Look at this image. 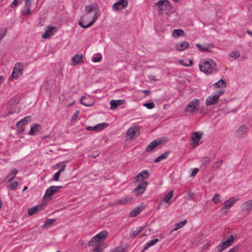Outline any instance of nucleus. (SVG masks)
<instances>
[{"mask_svg":"<svg viewBox=\"0 0 252 252\" xmlns=\"http://www.w3.org/2000/svg\"><path fill=\"white\" fill-rule=\"evenodd\" d=\"M99 9L97 7V5L96 3H91L89 5H86L85 8V14L83 17V18H85L87 17L88 15L90 14L92 12H94V15L92 20L86 25L83 24V22L79 21V25L82 28H88L91 27L94 23L97 20L99 15Z\"/></svg>","mask_w":252,"mask_h":252,"instance_id":"1","label":"nucleus"},{"mask_svg":"<svg viewBox=\"0 0 252 252\" xmlns=\"http://www.w3.org/2000/svg\"><path fill=\"white\" fill-rule=\"evenodd\" d=\"M216 63L213 59L207 58L204 59L199 63V67L201 71L210 75L216 70Z\"/></svg>","mask_w":252,"mask_h":252,"instance_id":"2","label":"nucleus"},{"mask_svg":"<svg viewBox=\"0 0 252 252\" xmlns=\"http://www.w3.org/2000/svg\"><path fill=\"white\" fill-rule=\"evenodd\" d=\"M200 100L198 99L194 98L189 101L187 105L185 112L189 115H192L199 108Z\"/></svg>","mask_w":252,"mask_h":252,"instance_id":"3","label":"nucleus"},{"mask_svg":"<svg viewBox=\"0 0 252 252\" xmlns=\"http://www.w3.org/2000/svg\"><path fill=\"white\" fill-rule=\"evenodd\" d=\"M236 238V236L231 235L228 236L226 240H222L215 248V252H221L223 250L230 246Z\"/></svg>","mask_w":252,"mask_h":252,"instance_id":"4","label":"nucleus"},{"mask_svg":"<svg viewBox=\"0 0 252 252\" xmlns=\"http://www.w3.org/2000/svg\"><path fill=\"white\" fill-rule=\"evenodd\" d=\"M224 93L223 91H219L215 93H213L211 94L209 96H208L205 101V104L206 106H210L212 105L216 104L219 98L220 97L221 95H222Z\"/></svg>","mask_w":252,"mask_h":252,"instance_id":"5","label":"nucleus"},{"mask_svg":"<svg viewBox=\"0 0 252 252\" xmlns=\"http://www.w3.org/2000/svg\"><path fill=\"white\" fill-rule=\"evenodd\" d=\"M23 68L24 66L21 63H16L13 69V71L9 80L17 78L19 74L22 73Z\"/></svg>","mask_w":252,"mask_h":252,"instance_id":"6","label":"nucleus"},{"mask_svg":"<svg viewBox=\"0 0 252 252\" xmlns=\"http://www.w3.org/2000/svg\"><path fill=\"white\" fill-rule=\"evenodd\" d=\"M62 188H63L62 186H51L49 187L47 189L45 194L43 197V199H50L52 195L57 192Z\"/></svg>","mask_w":252,"mask_h":252,"instance_id":"7","label":"nucleus"},{"mask_svg":"<svg viewBox=\"0 0 252 252\" xmlns=\"http://www.w3.org/2000/svg\"><path fill=\"white\" fill-rule=\"evenodd\" d=\"M139 134V128L137 126L130 127L127 130L126 138L127 139L134 138L137 137Z\"/></svg>","mask_w":252,"mask_h":252,"instance_id":"8","label":"nucleus"},{"mask_svg":"<svg viewBox=\"0 0 252 252\" xmlns=\"http://www.w3.org/2000/svg\"><path fill=\"white\" fill-rule=\"evenodd\" d=\"M155 6L157 7L158 11L161 12L170 7V4L168 0H160L157 2Z\"/></svg>","mask_w":252,"mask_h":252,"instance_id":"9","label":"nucleus"},{"mask_svg":"<svg viewBox=\"0 0 252 252\" xmlns=\"http://www.w3.org/2000/svg\"><path fill=\"white\" fill-rule=\"evenodd\" d=\"M148 185V182H141L134 189L133 192L135 193L137 196L142 195L145 191Z\"/></svg>","mask_w":252,"mask_h":252,"instance_id":"10","label":"nucleus"},{"mask_svg":"<svg viewBox=\"0 0 252 252\" xmlns=\"http://www.w3.org/2000/svg\"><path fill=\"white\" fill-rule=\"evenodd\" d=\"M189 43L183 41L176 43L174 46V50L177 51L182 52L189 47Z\"/></svg>","mask_w":252,"mask_h":252,"instance_id":"11","label":"nucleus"},{"mask_svg":"<svg viewBox=\"0 0 252 252\" xmlns=\"http://www.w3.org/2000/svg\"><path fill=\"white\" fill-rule=\"evenodd\" d=\"M57 31V28L52 26H48L46 27L45 32L42 35V37L44 39L49 38Z\"/></svg>","mask_w":252,"mask_h":252,"instance_id":"12","label":"nucleus"},{"mask_svg":"<svg viewBox=\"0 0 252 252\" xmlns=\"http://www.w3.org/2000/svg\"><path fill=\"white\" fill-rule=\"evenodd\" d=\"M128 4L127 0H119L113 5V8L115 10H118L125 8Z\"/></svg>","mask_w":252,"mask_h":252,"instance_id":"13","label":"nucleus"},{"mask_svg":"<svg viewBox=\"0 0 252 252\" xmlns=\"http://www.w3.org/2000/svg\"><path fill=\"white\" fill-rule=\"evenodd\" d=\"M162 141L160 139H157L151 142L146 147V151L150 152L154 150L156 147L160 145Z\"/></svg>","mask_w":252,"mask_h":252,"instance_id":"14","label":"nucleus"},{"mask_svg":"<svg viewBox=\"0 0 252 252\" xmlns=\"http://www.w3.org/2000/svg\"><path fill=\"white\" fill-rule=\"evenodd\" d=\"M202 135V132H194L191 136V145L193 147L196 146L199 140L201 138V136Z\"/></svg>","mask_w":252,"mask_h":252,"instance_id":"15","label":"nucleus"},{"mask_svg":"<svg viewBox=\"0 0 252 252\" xmlns=\"http://www.w3.org/2000/svg\"><path fill=\"white\" fill-rule=\"evenodd\" d=\"M195 46L201 52H210L211 49L214 47L213 44L211 43H206L203 45H202L200 43H196Z\"/></svg>","mask_w":252,"mask_h":252,"instance_id":"16","label":"nucleus"},{"mask_svg":"<svg viewBox=\"0 0 252 252\" xmlns=\"http://www.w3.org/2000/svg\"><path fill=\"white\" fill-rule=\"evenodd\" d=\"M241 207L242 211L249 213L252 210V199L244 202Z\"/></svg>","mask_w":252,"mask_h":252,"instance_id":"17","label":"nucleus"},{"mask_svg":"<svg viewBox=\"0 0 252 252\" xmlns=\"http://www.w3.org/2000/svg\"><path fill=\"white\" fill-rule=\"evenodd\" d=\"M239 200V198H236L235 197H232L229 199L224 202L223 204V207L222 208V210L230 208L236 202Z\"/></svg>","mask_w":252,"mask_h":252,"instance_id":"18","label":"nucleus"},{"mask_svg":"<svg viewBox=\"0 0 252 252\" xmlns=\"http://www.w3.org/2000/svg\"><path fill=\"white\" fill-rule=\"evenodd\" d=\"M149 175V172L147 170H143L137 174L135 177V182H138L141 179H145L148 177Z\"/></svg>","mask_w":252,"mask_h":252,"instance_id":"19","label":"nucleus"},{"mask_svg":"<svg viewBox=\"0 0 252 252\" xmlns=\"http://www.w3.org/2000/svg\"><path fill=\"white\" fill-rule=\"evenodd\" d=\"M125 103L124 99L111 100L110 104L111 105V109H115L119 105H123Z\"/></svg>","mask_w":252,"mask_h":252,"instance_id":"20","label":"nucleus"},{"mask_svg":"<svg viewBox=\"0 0 252 252\" xmlns=\"http://www.w3.org/2000/svg\"><path fill=\"white\" fill-rule=\"evenodd\" d=\"M73 65H76L79 63H83V55L81 54H76L72 58Z\"/></svg>","mask_w":252,"mask_h":252,"instance_id":"21","label":"nucleus"},{"mask_svg":"<svg viewBox=\"0 0 252 252\" xmlns=\"http://www.w3.org/2000/svg\"><path fill=\"white\" fill-rule=\"evenodd\" d=\"M43 209V206L42 205H39L34 206L33 207L31 208L28 209V214L29 216H32L35 213L37 212L39 210H41Z\"/></svg>","mask_w":252,"mask_h":252,"instance_id":"22","label":"nucleus"},{"mask_svg":"<svg viewBox=\"0 0 252 252\" xmlns=\"http://www.w3.org/2000/svg\"><path fill=\"white\" fill-rule=\"evenodd\" d=\"M185 35V32L182 29H175L173 31L172 36L175 38H177L180 36H184Z\"/></svg>","mask_w":252,"mask_h":252,"instance_id":"23","label":"nucleus"},{"mask_svg":"<svg viewBox=\"0 0 252 252\" xmlns=\"http://www.w3.org/2000/svg\"><path fill=\"white\" fill-rule=\"evenodd\" d=\"M144 207L143 206H139L134 208L130 212V216L131 217H136L138 215L143 209Z\"/></svg>","mask_w":252,"mask_h":252,"instance_id":"24","label":"nucleus"},{"mask_svg":"<svg viewBox=\"0 0 252 252\" xmlns=\"http://www.w3.org/2000/svg\"><path fill=\"white\" fill-rule=\"evenodd\" d=\"M40 126L38 124H32L31 126V129L30 131L29 132V134L31 135L35 134L36 132L38 131L39 128H40Z\"/></svg>","mask_w":252,"mask_h":252,"instance_id":"25","label":"nucleus"},{"mask_svg":"<svg viewBox=\"0 0 252 252\" xmlns=\"http://www.w3.org/2000/svg\"><path fill=\"white\" fill-rule=\"evenodd\" d=\"M169 153H170V152L168 151V152H166L162 154L160 156H158L154 160V162H156V163H158V162H159L161 161V160H162L163 159H166L168 157V156H169Z\"/></svg>","mask_w":252,"mask_h":252,"instance_id":"26","label":"nucleus"},{"mask_svg":"<svg viewBox=\"0 0 252 252\" xmlns=\"http://www.w3.org/2000/svg\"><path fill=\"white\" fill-rule=\"evenodd\" d=\"M174 190H171L168 193L166 194L164 196V198L162 199V201H164L166 203H170V200L171 199L173 196Z\"/></svg>","mask_w":252,"mask_h":252,"instance_id":"27","label":"nucleus"},{"mask_svg":"<svg viewBox=\"0 0 252 252\" xmlns=\"http://www.w3.org/2000/svg\"><path fill=\"white\" fill-rule=\"evenodd\" d=\"M158 239L157 238L148 242L145 244L144 246V250H146L150 247L155 245L158 242Z\"/></svg>","mask_w":252,"mask_h":252,"instance_id":"28","label":"nucleus"},{"mask_svg":"<svg viewBox=\"0 0 252 252\" xmlns=\"http://www.w3.org/2000/svg\"><path fill=\"white\" fill-rule=\"evenodd\" d=\"M214 86L216 88H225L226 86V83L224 80L221 79L214 83Z\"/></svg>","mask_w":252,"mask_h":252,"instance_id":"29","label":"nucleus"},{"mask_svg":"<svg viewBox=\"0 0 252 252\" xmlns=\"http://www.w3.org/2000/svg\"><path fill=\"white\" fill-rule=\"evenodd\" d=\"M18 172V170L16 168H13L10 171V172L7 175V177L9 178L8 182H10L16 176Z\"/></svg>","mask_w":252,"mask_h":252,"instance_id":"30","label":"nucleus"},{"mask_svg":"<svg viewBox=\"0 0 252 252\" xmlns=\"http://www.w3.org/2000/svg\"><path fill=\"white\" fill-rule=\"evenodd\" d=\"M143 228H144V227H143V226L136 228V229L135 230H132L130 232V233L129 234L130 236L131 237H136V236H137L139 234V233L140 232H141L142 231Z\"/></svg>","mask_w":252,"mask_h":252,"instance_id":"31","label":"nucleus"},{"mask_svg":"<svg viewBox=\"0 0 252 252\" xmlns=\"http://www.w3.org/2000/svg\"><path fill=\"white\" fill-rule=\"evenodd\" d=\"M131 198L130 197L126 196V197H124V198H121V199H119L117 201L116 204L125 205L126 203H127L129 201H130L131 200Z\"/></svg>","mask_w":252,"mask_h":252,"instance_id":"32","label":"nucleus"},{"mask_svg":"<svg viewBox=\"0 0 252 252\" xmlns=\"http://www.w3.org/2000/svg\"><path fill=\"white\" fill-rule=\"evenodd\" d=\"M96 235L97 237H98V239H100V240H101L106 238L108 235V233L106 230H103Z\"/></svg>","mask_w":252,"mask_h":252,"instance_id":"33","label":"nucleus"},{"mask_svg":"<svg viewBox=\"0 0 252 252\" xmlns=\"http://www.w3.org/2000/svg\"><path fill=\"white\" fill-rule=\"evenodd\" d=\"M247 131V127L245 125L241 126L237 131V133L240 135H244Z\"/></svg>","mask_w":252,"mask_h":252,"instance_id":"34","label":"nucleus"},{"mask_svg":"<svg viewBox=\"0 0 252 252\" xmlns=\"http://www.w3.org/2000/svg\"><path fill=\"white\" fill-rule=\"evenodd\" d=\"M108 126V124L106 123L98 124L95 125V126L96 127V131L102 130Z\"/></svg>","mask_w":252,"mask_h":252,"instance_id":"35","label":"nucleus"},{"mask_svg":"<svg viewBox=\"0 0 252 252\" xmlns=\"http://www.w3.org/2000/svg\"><path fill=\"white\" fill-rule=\"evenodd\" d=\"M31 117L30 116H28L24 118L23 119L19 121L17 123L16 126H19L20 124H22L23 125H26L29 121H30Z\"/></svg>","mask_w":252,"mask_h":252,"instance_id":"36","label":"nucleus"},{"mask_svg":"<svg viewBox=\"0 0 252 252\" xmlns=\"http://www.w3.org/2000/svg\"><path fill=\"white\" fill-rule=\"evenodd\" d=\"M99 241H101L100 239H98V237H97V235L93 237L90 241L89 243L90 246H93L96 243L98 242Z\"/></svg>","mask_w":252,"mask_h":252,"instance_id":"37","label":"nucleus"},{"mask_svg":"<svg viewBox=\"0 0 252 252\" xmlns=\"http://www.w3.org/2000/svg\"><path fill=\"white\" fill-rule=\"evenodd\" d=\"M187 222V220H184L183 221H181L179 222H178L176 224V226L174 229V230H177L178 229L182 227L184 225L186 224Z\"/></svg>","mask_w":252,"mask_h":252,"instance_id":"38","label":"nucleus"},{"mask_svg":"<svg viewBox=\"0 0 252 252\" xmlns=\"http://www.w3.org/2000/svg\"><path fill=\"white\" fill-rule=\"evenodd\" d=\"M86 98V97L85 96H82L81 99H80V102L81 103L86 106V107H90V106H91L93 105V103L92 102H85L84 100Z\"/></svg>","mask_w":252,"mask_h":252,"instance_id":"39","label":"nucleus"},{"mask_svg":"<svg viewBox=\"0 0 252 252\" xmlns=\"http://www.w3.org/2000/svg\"><path fill=\"white\" fill-rule=\"evenodd\" d=\"M240 56V52L238 50H235L234 51L231 52L229 56L232 58L235 59L238 58Z\"/></svg>","mask_w":252,"mask_h":252,"instance_id":"40","label":"nucleus"},{"mask_svg":"<svg viewBox=\"0 0 252 252\" xmlns=\"http://www.w3.org/2000/svg\"><path fill=\"white\" fill-rule=\"evenodd\" d=\"M102 55L101 54H97L92 59V61L94 63H98L101 61Z\"/></svg>","mask_w":252,"mask_h":252,"instance_id":"41","label":"nucleus"},{"mask_svg":"<svg viewBox=\"0 0 252 252\" xmlns=\"http://www.w3.org/2000/svg\"><path fill=\"white\" fill-rule=\"evenodd\" d=\"M213 201L215 204H218L220 202V195L218 193H216L212 198Z\"/></svg>","mask_w":252,"mask_h":252,"instance_id":"42","label":"nucleus"},{"mask_svg":"<svg viewBox=\"0 0 252 252\" xmlns=\"http://www.w3.org/2000/svg\"><path fill=\"white\" fill-rule=\"evenodd\" d=\"M22 12L24 16H28L31 14L30 8L24 7L22 9Z\"/></svg>","mask_w":252,"mask_h":252,"instance_id":"43","label":"nucleus"},{"mask_svg":"<svg viewBox=\"0 0 252 252\" xmlns=\"http://www.w3.org/2000/svg\"><path fill=\"white\" fill-rule=\"evenodd\" d=\"M210 158L208 157H206L202 158L201 159V163L202 165L205 166L210 162Z\"/></svg>","mask_w":252,"mask_h":252,"instance_id":"44","label":"nucleus"},{"mask_svg":"<svg viewBox=\"0 0 252 252\" xmlns=\"http://www.w3.org/2000/svg\"><path fill=\"white\" fill-rule=\"evenodd\" d=\"M143 106L147 107L149 109H152L155 107V104L153 102L145 103Z\"/></svg>","mask_w":252,"mask_h":252,"instance_id":"45","label":"nucleus"},{"mask_svg":"<svg viewBox=\"0 0 252 252\" xmlns=\"http://www.w3.org/2000/svg\"><path fill=\"white\" fill-rule=\"evenodd\" d=\"M22 1V0H14L11 3L10 6L11 7H14L17 6Z\"/></svg>","mask_w":252,"mask_h":252,"instance_id":"46","label":"nucleus"},{"mask_svg":"<svg viewBox=\"0 0 252 252\" xmlns=\"http://www.w3.org/2000/svg\"><path fill=\"white\" fill-rule=\"evenodd\" d=\"M222 164V161L221 160H217L213 166L214 168H219Z\"/></svg>","mask_w":252,"mask_h":252,"instance_id":"47","label":"nucleus"},{"mask_svg":"<svg viewBox=\"0 0 252 252\" xmlns=\"http://www.w3.org/2000/svg\"><path fill=\"white\" fill-rule=\"evenodd\" d=\"M188 62H189V64L187 63H185V61L184 60L180 61L179 63H180V64H182L183 66H189V65H191L192 64V61L189 60V61H188Z\"/></svg>","mask_w":252,"mask_h":252,"instance_id":"48","label":"nucleus"},{"mask_svg":"<svg viewBox=\"0 0 252 252\" xmlns=\"http://www.w3.org/2000/svg\"><path fill=\"white\" fill-rule=\"evenodd\" d=\"M55 221H56V220L54 219H47L45 220L46 225H51L54 222H55Z\"/></svg>","mask_w":252,"mask_h":252,"instance_id":"49","label":"nucleus"},{"mask_svg":"<svg viewBox=\"0 0 252 252\" xmlns=\"http://www.w3.org/2000/svg\"><path fill=\"white\" fill-rule=\"evenodd\" d=\"M25 125H23L22 124H20L19 126H17L18 131L19 132H23L25 130Z\"/></svg>","mask_w":252,"mask_h":252,"instance_id":"50","label":"nucleus"},{"mask_svg":"<svg viewBox=\"0 0 252 252\" xmlns=\"http://www.w3.org/2000/svg\"><path fill=\"white\" fill-rule=\"evenodd\" d=\"M31 5H32L31 0H25L24 7L29 8L31 9Z\"/></svg>","mask_w":252,"mask_h":252,"instance_id":"51","label":"nucleus"},{"mask_svg":"<svg viewBox=\"0 0 252 252\" xmlns=\"http://www.w3.org/2000/svg\"><path fill=\"white\" fill-rule=\"evenodd\" d=\"M18 185V182L17 181H14L10 184V187L12 190H14Z\"/></svg>","mask_w":252,"mask_h":252,"instance_id":"52","label":"nucleus"},{"mask_svg":"<svg viewBox=\"0 0 252 252\" xmlns=\"http://www.w3.org/2000/svg\"><path fill=\"white\" fill-rule=\"evenodd\" d=\"M60 171L57 172L54 176V180L56 181H58L59 179L60 176Z\"/></svg>","mask_w":252,"mask_h":252,"instance_id":"53","label":"nucleus"},{"mask_svg":"<svg viewBox=\"0 0 252 252\" xmlns=\"http://www.w3.org/2000/svg\"><path fill=\"white\" fill-rule=\"evenodd\" d=\"M61 165V167L58 171H60V173H61L62 172H63L64 170L66 165L64 163V162H62V163H59L58 165Z\"/></svg>","mask_w":252,"mask_h":252,"instance_id":"54","label":"nucleus"},{"mask_svg":"<svg viewBox=\"0 0 252 252\" xmlns=\"http://www.w3.org/2000/svg\"><path fill=\"white\" fill-rule=\"evenodd\" d=\"M86 129L88 130H89V131H96V127L95 126H89L86 127Z\"/></svg>","mask_w":252,"mask_h":252,"instance_id":"55","label":"nucleus"},{"mask_svg":"<svg viewBox=\"0 0 252 252\" xmlns=\"http://www.w3.org/2000/svg\"><path fill=\"white\" fill-rule=\"evenodd\" d=\"M78 115H79V111H77L72 116L71 120L72 121L76 120L78 117Z\"/></svg>","mask_w":252,"mask_h":252,"instance_id":"56","label":"nucleus"},{"mask_svg":"<svg viewBox=\"0 0 252 252\" xmlns=\"http://www.w3.org/2000/svg\"><path fill=\"white\" fill-rule=\"evenodd\" d=\"M199 171V169L197 168H195L192 173H191V176H195Z\"/></svg>","mask_w":252,"mask_h":252,"instance_id":"57","label":"nucleus"},{"mask_svg":"<svg viewBox=\"0 0 252 252\" xmlns=\"http://www.w3.org/2000/svg\"><path fill=\"white\" fill-rule=\"evenodd\" d=\"M101 250L98 248H96L94 250V252H101Z\"/></svg>","mask_w":252,"mask_h":252,"instance_id":"58","label":"nucleus"},{"mask_svg":"<svg viewBox=\"0 0 252 252\" xmlns=\"http://www.w3.org/2000/svg\"><path fill=\"white\" fill-rule=\"evenodd\" d=\"M111 252H121L118 248H116V249H114L113 251Z\"/></svg>","mask_w":252,"mask_h":252,"instance_id":"59","label":"nucleus"},{"mask_svg":"<svg viewBox=\"0 0 252 252\" xmlns=\"http://www.w3.org/2000/svg\"><path fill=\"white\" fill-rule=\"evenodd\" d=\"M234 251H235V249L234 248H231V249H230L228 252H234Z\"/></svg>","mask_w":252,"mask_h":252,"instance_id":"60","label":"nucleus"},{"mask_svg":"<svg viewBox=\"0 0 252 252\" xmlns=\"http://www.w3.org/2000/svg\"><path fill=\"white\" fill-rule=\"evenodd\" d=\"M247 33H248L249 35H250L252 36V31H247Z\"/></svg>","mask_w":252,"mask_h":252,"instance_id":"61","label":"nucleus"},{"mask_svg":"<svg viewBox=\"0 0 252 252\" xmlns=\"http://www.w3.org/2000/svg\"><path fill=\"white\" fill-rule=\"evenodd\" d=\"M188 195L190 196L191 197H192L193 194L191 192H189L188 193Z\"/></svg>","mask_w":252,"mask_h":252,"instance_id":"62","label":"nucleus"},{"mask_svg":"<svg viewBox=\"0 0 252 252\" xmlns=\"http://www.w3.org/2000/svg\"><path fill=\"white\" fill-rule=\"evenodd\" d=\"M47 226H48V225H46V222L45 221V223L42 225V227L44 228V227H46Z\"/></svg>","mask_w":252,"mask_h":252,"instance_id":"63","label":"nucleus"},{"mask_svg":"<svg viewBox=\"0 0 252 252\" xmlns=\"http://www.w3.org/2000/svg\"><path fill=\"white\" fill-rule=\"evenodd\" d=\"M142 92L144 93H150V91L148 90H143Z\"/></svg>","mask_w":252,"mask_h":252,"instance_id":"64","label":"nucleus"}]
</instances>
